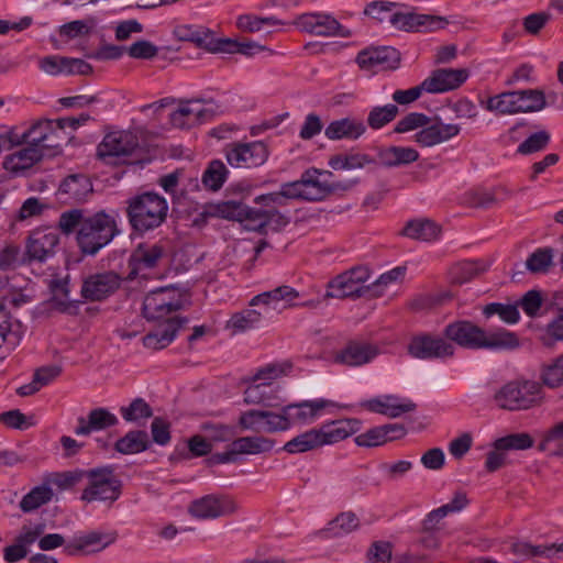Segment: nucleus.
I'll use <instances>...</instances> for the list:
<instances>
[{
    "label": "nucleus",
    "instance_id": "nucleus-1",
    "mask_svg": "<svg viewBox=\"0 0 563 563\" xmlns=\"http://www.w3.org/2000/svg\"><path fill=\"white\" fill-rule=\"evenodd\" d=\"M331 176L332 173L329 170L307 169L300 179L283 184L278 191L256 197L255 202L264 206L265 209H277L286 206L290 199L319 201L333 192L344 191L353 186V183H329L325 177Z\"/></svg>",
    "mask_w": 563,
    "mask_h": 563
},
{
    "label": "nucleus",
    "instance_id": "nucleus-2",
    "mask_svg": "<svg viewBox=\"0 0 563 563\" xmlns=\"http://www.w3.org/2000/svg\"><path fill=\"white\" fill-rule=\"evenodd\" d=\"M421 128L415 134V142L422 147L434 146L444 143L456 136L461 128L457 124H445L438 118L432 121L423 113L411 112L397 122L394 128L395 133H406Z\"/></svg>",
    "mask_w": 563,
    "mask_h": 563
},
{
    "label": "nucleus",
    "instance_id": "nucleus-3",
    "mask_svg": "<svg viewBox=\"0 0 563 563\" xmlns=\"http://www.w3.org/2000/svg\"><path fill=\"white\" fill-rule=\"evenodd\" d=\"M168 203L156 192H144L129 200L126 214L132 229L144 233L161 227L167 218Z\"/></svg>",
    "mask_w": 563,
    "mask_h": 563
},
{
    "label": "nucleus",
    "instance_id": "nucleus-4",
    "mask_svg": "<svg viewBox=\"0 0 563 563\" xmlns=\"http://www.w3.org/2000/svg\"><path fill=\"white\" fill-rule=\"evenodd\" d=\"M118 232L114 218L99 211L86 217L77 232V243L84 254L95 255L108 245Z\"/></svg>",
    "mask_w": 563,
    "mask_h": 563
},
{
    "label": "nucleus",
    "instance_id": "nucleus-5",
    "mask_svg": "<svg viewBox=\"0 0 563 563\" xmlns=\"http://www.w3.org/2000/svg\"><path fill=\"white\" fill-rule=\"evenodd\" d=\"M542 387L534 380H512L494 394L493 401L501 410L519 411L541 402Z\"/></svg>",
    "mask_w": 563,
    "mask_h": 563
},
{
    "label": "nucleus",
    "instance_id": "nucleus-6",
    "mask_svg": "<svg viewBox=\"0 0 563 563\" xmlns=\"http://www.w3.org/2000/svg\"><path fill=\"white\" fill-rule=\"evenodd\" d=\"M87 486L80 499L86 503L112 505L122 493V481L112 466L95 467L86 471Z\"/></svg>",
    "mask_w": 563,
    "mask_h": 563
},
{
    "label": "nucleus",
    "instance_id": "nucleus-7",
    "mask_svg": "<svg viewBox=\"0 0 563 563\" xmlns=\"http://www.w3.org/2000/svg\"><path fill=\"white\" fill-rule=\"evenodd\" d=\"M369 277V271L365 266H357L346 271L329 282L328 290L323 298H360L367 295L372 296L373 286L366 284Z\"/></svg>",
    "mask_w": 563,
    "mask_h": 563
},
{
    "label": "nucleus",
    "instance_id": "nucleus-8",
    "mask_svg": "<svg viewBox=\"0 0 563 563\" xmlns=\"http://www.w3.org/2000/svg\"><path fill=\"white\" fill-rule=\"evenodd\" d=\"M239 426L243 430L257 433H276L289 429L285 406L278 411L266 409H251L241 413Z\"/></svg>",
    "mask_w": 563,
    "mask_h": 563
},
{
    "label": "nucleus",
    "instance_id": "nucleus-9",
    "mask_svg": "<svg viewBox=\"0 0 563 563\" xmlns=\"http://www.w3.org/2000/svg\"><path fill=\"white\" fill-rule=\"evenodd\" d=\"M269 151L263 141L234 142L225 147L228 163L235 168H255L264 165Z\"/></svg>",
    "mask_w": 563,
    "mask_h": 563
},
{
    "label": "nucleus",
    "instance_id": "nucleus-10",
    "mask_svg": "<svg viewBox=\"0 0 563 563\" xmlns=\"http://www.w3.org/2000/svg\"><path fill=\"white\" fill-rule=\"evenodd\" d=\"M408 352L420 360L448 358L454 355L455 347L444 338L423 333L411 339Z\"/></svg>",
    "mask_w": 563,
    "mask_h": 563
},
{
    "label": "nucleus",
    "instance_id": "nucleus-11",
    "mask_svg": "<svg viewBox=\"0 0 563 563\" xmlns=\"http://www.w3.org/2000/svg\"><path fill=\"white\" fill-rule=\"evenodd\" d=\"M181 308L180 296L170 288H161L146 295L143 314L147 320H161Z\"/></svg>",
    "mask_w": 563,
    "mask_h": 563
},
{
    "label": "nucleus",
    "instance_id": "nucleus-12",
    "mask_svg": "<svg viewBox=\"0 0 563 563\" xmlns=\"http://www.w3.org/2000/svg\"><path fill=\"white\" fill-rule=\"evenodd\" d=\"M139 146L137 136L130 131L108 133L98 145V155L101 158H118L125 161Z\"/></svg>",
    "mask_w": 563,
    "mask_h": 563
},
{
    "label": "nucleus",
    "instance_id": "nucleus-13",
    "mask_svg": "<svg viewBox=\"0 0 563 563\" xmlns=\"http://www.w3.org/2000/svg\"><path fill=\"white\" fill-rule=\"evenodd\" d=\"M235 501L229 496L206 495L194 500L189 506L191 516L198 519H216L236 511Z\"/></svg>",
    "mask_w": 563,
    "mask_h": 563
},
{
    "label": "nucleus",
    "instance_id": "nucleus-14",
    "mask_svg": "<svg viewBox=\"0 0 563 563\" xmlns=\"http://www.w3.org/2000/svg\"><path fill=\"white\" fill-rule=\"evenodd\" d=\"M394 29L406 32H433L444 29L448 21L444 18L412 12H395L390 15Z\"/></svg>",
    "mask_w": 563,
    "mask_h": 563
},
{
    "label": "nucleus",
    "instance_id": "nucleus-15",
    "mask_svg": "<svg viewBox=\"0 0 563 563\" xmlns=\"http://www.w3.org/2000/svg\"><path fill=\"white\" fill-rule=\"evenodd\" d=\"M299 27L316 36L350 37L352 32L333 16L323 13L303 14L298 20Z\"/></svg>",
    "mask_w": 563,
    "mask_h": 563
},
{
    "label": "nucleus",
    "instance_id": "nucleus-16",
    "mask_svg": "<svg viewBox=\"0 0 563 563\" xmlns=\"http://www.w3.org/2000/svg\"><path fill=\"white\" fill-rule=\"evenodd\" d=\"M121 284V278L113 272H103L88 276L81 286V295L90 301H99L113 294Z\"/></svg>",
    "mask_w": 563,
    "mask_h": 563
},
{
    "label": "nucleus",
    "instance_id": "nucleus-17",
    "mask_svg": "<svg viewBox=\"0 0 563 563\" xmlns=\"http://www.w3.org/2000/svg\"><path fill=\"white\" fill-rule=\"evenodd\" d=\"M173 34L179 41L191 42L197 47L205 48L211 53H218V49H225L221 45L216 33L203 26L194 24H179L174 27Z\"/></svg>",
    "mask_w": 563,
    "mask_h": 563
},
{
    "label": "nucleus",
    "instance_id": "nucleus-18",
    "mask_svg": "<svg viewBox=\"0 0 563 563\" xmlns=\"http://www.w3.org/2000/svg\"><path fill=\"white\" fill-rule=\"evenodd\" d=\"M484 329L467 320H459L449 323L444 330V336L462 347L479 350Z\"/></svg>",
    "mask_w": 563,
    "mask_h": 563
},
{
    "label": "nucleus",
    "instance_id": "nucleus-19",
    "mask_svg": "<svg viewBox=\"0 0 563 563\" xmlns=\"http://www.w3.org/2000/svg\"><path fill=\"white\" fill-rule=\"evenodd\" d=\"M467 77L466 69L441 68L422 81V88L429 93H441L459 88Z\"/></svg>",
    "mask_w": 563,
    "mask_h": 563
},
{
    "label": "nucleus",
    "instance_id": "nucleus-20",
    "mask_svg": "<svg viewBox=\"0 0 563 563\" xmlns=\"http://www.w3.org/2000/svg\"><path fill=\"white\" fill-rule=\"evenodd\" d=\"M332 402L325 399L316 400H303L297 404H290L285 406V413H287V420L289 429L292 426H306L312 423L321 412Z\"/></svg>",
    "mask_w": 563,
    "mask_h": 563
},
{
    "label": "nucleus",
    "instance_id": "nucleus-21",
    "mask_svg": "<svg viewBox=\"0 0 563 563\" xmlns=\"http://www.w3.org/2000/svg\"><path fill=\"white\" fill-rule=\"evenodd\" d=\"M360 407L389 418H398L406 412L413 411L417 406L411 400H401L396 395H384L364 400L360 402Z\"/></svg>",
    "mask_w": 563,
    "mask_h": 563
},
{
    "label": "nucleus",
    "instance_id": "nucleus-22",
    "mask_svg": "<svg viewBox=\"0 0 563 563\" xmlns=\"http://www.w3.org/2000/svg\"><path fill=\"white\" fill-rule=\"evenodd\" d=\"M379 354L376 344L364 341H351L334 356V362L346 366H362Z\"/></svg>",
    "mask_w": 563,
    "mask_h": 563
},
{
    "label": "nucleus",
    "instance_id": "nucleus-23",
    "mask_svg": "<svg viewBox=\"0 0 563 563\" xmlns=\"http://www.w3.org/2000/svg\"><path fill=\"white\" fill-rule=\"evenodd\" d=\"M212 114V110L200 100H192L180 103L178 109L170 114V122L176 128L185 129L209 120Z\"/></svg>",
    "mask_w": 563,
    "mask_h": 563
},
{
    "label": "nucleus",
    "instance_id": "nucleus-24",
    "mask_svg": "<svg viewBox=\"0 0 563 563\" xmlns=\"http://www.w3.org/2000/svg\"><path fill=\"white\" fill-rule=\"evenodd\" d=\"M59 241L55 230H36L29 238L26 255L29 261L44 262L55 253Z\"/></svg>",
    "mask_w": 563,
    "mask_h": 563
},
{
    "label": "nucleus",
    "instance_id": "nucleus-25",
    "mask_svg": "<svg viewBox=\"0 0 563 563\" xmlns=\"http://www.w3.org/2000/svg\"><path fill=\"white\" fill-rule=\"evenodd\" d=\"M405 433L406 430L402 424L388 423L368 429L367 431L358 434L354 441L358 446L372 448L399 439L404 437Z\"/></svg>",
    "mask_w": 563,
    "mask_h": 563
},
{
    "label": "nucleus",
    "instance_id": "nucleus-26",
    "mask_svg": "<svg viewBox=\"0 0 563 563\" xmlns=\"http://www.w3.org/2000/svg\"><path fill=\"white\" fill-rule=\"evenodd\" d=\"M165 254L161 244H140L132 253L130 258L131 275H139L142 271L151 269L157 266Z\"/></svg>",
    "mask_w": 563,
    "mask_h": 563
},
{
    "label": "nucleus",
    "instance_id": "nucleus-27",
    "mask_svg": "<svg viewBox=\"0 0 563 563\" xmlns=\"http://www.w3.org/2000/svg\"><path fill=\"white\" fill-rule=\"evenodd\" d=\"M78 426L75 429L77 435H89L91 432L101 431L118 423L115 415L107 408H95L89 411L87 418H78Z\"/></svg>",
    "mask_w": 563,
    "mask_h": 563
},
{
    "label": "nucleus",
    "instance_id": "nucleus-28",
    "mask_svg": "<svg viewBox=\"0 0 563 563\" xmlns=\"http://www.w3.org/2000/svg\"><path fill=\"white\" fill-rule=\"evenodd\" d=\"M185 320L177 317L170 318L162 327L143 338V344L147 349L161 350L169 345L176 336L178 329Z\"/></svg>",
    "mask_w": 563,
    "mask_h": 563
},
{
    "label": "nucleus",
    "instance_id": "nucleus-29",
    "mask_svg": "<svg viewBox=\"0 0 563 563\" xmlns=\"http://www.w3.org/2000/svg\"><path fill=\"white\" fill-rule=\"evenodd\" d=\"M360 429V421L355 419H346L333 421L329 424L322 426L318 430L319 438H321V445L332 444L346 439L352 433Z\"/></svg>",
    "mask_w": 563,
    "mask_h": 563
},
{
    "label": "nucleus",
    "instance_id": "nucleus-30",
    "mask_svg": "<svg viewBox=\"0 0 563 563\" xmlns=\"http://www.w3.org/2000/svg\"><path fill=\"white\" fill-rule=\"evenodd\" d=\"M366 128L362 121L352 118H343L332 121L324 130V135L329 140H356L364 132Z\"/></svg>",
    "mask_w": 563,
    "mask_h": 563
},
{
    "label": "nucleus",
    "instance_id": "nucleus-31",
    "mask_svg": "<svg viewBox=\"0 0 563 563\" xmlns=\"http://www.w3.org/2000/svg\"><path fill=\"white\" fill-rule=\"evenodd\" d=\"M42 157L43 153L40 147L27 144L25 147L8 155L3 162V167L13 173L22 172L31 168Z\"/></svg>",
    "mask_w": 563,
    "mask_h": 563
},
{
    "label": "nucleus",
    "instance_id": "nucleus-32",
    "mask_svg": "<svg viewBox=\"0 0 563 563\" xmlns=\"http://www.w3.org/2000/svg\"><path fill=\"white\" fill-rule=\"evenodd\" d=\"M360 527V519L352 511L339 514L328 522L327 527L319 531L324 538H340L355 531Z\"/></svg>",
    "mask_w": 563,
    "mask_h": 563
},
{
    "label": "nucleus",
    "instance_id": "nucleus-33",
    "mask_svg": "<svg viewBox=\"0 0 563 563\" xmlns=\"http://www.w3.org/2000/svg\"><path fill=\"white\" fill-rule=\"evenodd\" d=\"M378 161L385 167H396L416 162L419 153L412 147L389 146L379 148Z\"/></svg>",
    "mask_w": 563,
    "mask_h": 563
},
{
    "label": "nucleus",
    "instance_id": "nucleus-34",
    "mask_svg": "<svg viewBox=\"0 0 563 563\" xmlns=\"http://www.w3.org/2000/svg\"><path fill=\"white\" fill-rule=\"evenodd\" d=\"M397 59V52L394 48L377 47L360 52L356 57V63L363 69H371L379 65L390 66V62Z\"/></svg>",
    "mask_w": 563,
    "mask_h": 563
},
{
    "label": "nucleus",
    "instance_id": "nucleus-35",
    "mask_svg": "<svg viewBox=\"0 0 563 563\" xmlns=\"http://www.w3.org/2000/svg\"><path fill=\"white\" fill-rule=\"evenodd\" d=\"M440 233V225L429 219L411 220L401 232V234L407 238L424 242L437 240Z\"/></svg>",
    "mask_w": 563,
    "mask_h": 563
},
{
    "label": "nucleus",
    "instance_id": "nucleus-36",
    "mask_svg": "<svg viewBox=\"0 0 563 563\" xmlns=\"http://www.w3.org/2000/svg\"><path fill=\"white\" fill-rule=\"evenodd\" d=\"M150 439L146 431L131 430L124 437L117 440L114 449L121 454H136L150 448Z\"/></svg>",
    "mask_w": 563,
    "mask_h": 563
},
{
    "label": "nucleus",
    "instance_id": "nucleus-37",
    "mask_svg": "<svg viewBox=\"0 0 563 563\" xmlns=\"http://www.w3.org/2000/svg\"><path fill=\"white\" fill-rule=\"evenodd\" d=\"M252 222L247 224L249 230L262 231L265 227L272 225L275 230H279L289 223V218L277 209L255 210L252 213Z\"/></svg>",
    "mask_w": 563,
    "mask_h": 563
},
{
    "label": "nucleus",
    "instance_id": "nucleus-38",
    "mask_svg": "<svg viewBox=\"0 0 563 563\" xmlns=\"http://www.w3.org/2000/svg\"><path fill=\"white\" fill-rule=\"evenodd\" d=\"M244 382L249 384L243 393L245 404L271 405L269 401L275 398L277 388H272L269 384L257 382L251 377L246 378Z\"/></svg>",
    "mask_w": 563,
    "mask_h": 563
},
{
    "label": "nucleus",
    "instance_id": "nucleus-39",
    "mask_svg": "<svg viewBox=\"0 0 563 563\" xmlns=\"http://www.w3.org/2000/svg\"><path fill=\"white\" fill-rule=\"evenodd\" d=\"M519 346V340L514 332L499 329L493 332L484 330L481 349L488 350H509Z\"/></svg>",
    "mask_w": 563,
    "mask_h": 563
},
{
    "label": "nucleus",
    "instance_id": "nucleus-40",
    "mask_svg": "<svg viewBox=\"0 0 563 563\" xmlns=\"http://www.w3.org/2000/svg\"><path fill=\"white\" fill-rule=\"evenodd\" d=\"M92 191V184L85 175H70L59 186L60 195H68L71 199L79 201L85 199Z\"/></svg>",
    "mask_w": 563,
    "mask_h": 563
},
{
    "label": "nucleus",
    "instance_id": "nucleus-41",
    "mask_svg": "<svg viewBox=\"0 0 563 563\" xmlns=\"http://www.w3.org/2000/svg\"><path fill=\"white\" fill-rule=\"evenodd\" d=\"M299 296L298 291L290 286L283 285L273 290L262 292L252 298L250 306L265 305L276 309L283 300L291 301Z\"/></svg>",
    "mask_w": 563,
    "mask_h": 563
},
{
    "label": "nucleus",
    "instance_id": "nucleus-42",
    "mask_svg": "<svg viewBox=\"0 0 563 563\" xmlns=\"http://www.w3.org/2000/svg\"><path fill=\"white\" fill-rule=\"evenodd\" d=\"M234 450L241 454H260L268 452L274 446V441L264 437H242L232 441Z\"/></svg>",
    "mask_w": 563,
    "mask_h": 563
},
{
    "label": "nucleus",
    "instance_id": "nucleus-43",
    "mask_svg": "<svg viewBox=\"0 0 563 563\" xmlns=\"http://www.w3.org/2000/svg\"><path fill=\"white\" fill-rule=\"evenodd\" d=\"M53 495V490L47 484L36 486L21 499L20 508L23 512L34 511L41 506L49 503Z\"/></svg>",
    "mask_w": 563,
    "mask_h": 563
},
{
    "label": "nucleus",
    "instance_id": "nucleus-44",
    "mask_svg": "<svg viewBox=\"0 0 563 563\" xmlns=\"http://www.w3.org/2000/svg\"><path fill=\"white\" fill-rule=\"evenodd\" d=\"M547 300L543 298L542 291L531 289L527 291L520 301L518 307H521L523 312L530 318H537L548 311L549 307Z\"/></svg>",
    "mask_w": 563,
    "mask_h": 563
},
{
    "label": "nucleus",
    "instance_id": "nucleus-45",
    "mask_svg": "<svg viewBox=\"0 0 563 563\" xmlns=\"http://www.w3.org/2000/svg\"><path fill=\"white\" fill-rule=\"evenodd\" d=\"M518 103V91H507L490 97L487 100L486 109L501 114H514L519 112Z\"/></svg>",
    "mask_w": 563,
    "mask_h": 563
},
{
    "label": "nucleus",
    "instance_id": "nucleus-46",
    "mask_svg": "<svg viewBox=\"0 0 563 563\" xmlns=\"http://www.w3.org/2000/svg\"><path fill=\"white\" fill-rule=\"evenodd\" d=\"M321 446V438H319V433L317 429H311L306 431L290 441H288L284 450L288 453H303L316 448Z\"/></svg>",
    "mask_w": 563,
    "mask_h": 563
},
{
    "label": "nucleus",
    "instance_id": "nucleus-47",
    "mask_svg": "<svg viewBox=\"0 0 563 563\" xmlns=\"http://www.w3.org/2000/svg\"><path fill=\"white\" fill-rule=\"evenodd\" d=\"M216 212L218 216L229 220L236 221H249L252 222L254 209L236 201H222L216 206Z\"/></svg>",
    "mask_w": 563,
    "mask_h": 563
},
{
    "label": "nucleus",
    "instance_id": "nucleus-48",
    "mask_svg": "<svg viewBox=\"0 0 563 563\" xmlns=\"http://www.w3.org/2000/svg\"><path fill=\"white\" fill-rule=\"evenodd\" d=\"M519 112H536L542 110L547 102L544 93L538 89L518 90Z\"/></svg>",
    "mask_w": 563,
    "mask_h": 563
},
{
    "label": "nucleus",
    "instance_id": "nucleus-49",
    "mask_svg": "<svg viewBox=\"0 0 563 563\" xmlns=\"http://www.w3.org/2000/svg\"><path fill=\"white\" fill-rule=\"evenodd\" d=\"M228 175V168L221 161H212L202 175L203 185L216 191L221 188Z\"/></svg>",
    "mask_w": 563,
    "mask_h": 563
},
{
    "label": "nucleus",
    "instance_id": "nucleus-50",
    "mask_svg": "<svg viewBox=\"0 0 563 563\" xmlns=\"http://www.w3.org/2000/svg\"><path fill=\"white\" fill-rule=\"evenodd\" d=\"M398 112L399 109L394 103L374 107L368 113L367 123L374 130L380 129L391 122L398 115Z\"/></svg>",
    "mask_w": 563,
    "mask_h": 563
},
{
    "label": "nucleus",
    "instance_id": "nucleus-51",
    "mask_svg": "<svg viewBox=\"0 0 563 563\" xmlns=\"http://www.w3.org/2000/svg\"><path fill=\"white\" fill-rule=\"evenodd\" d=\"M533 445V439L528 433H511L499 438L494 442V448L498 450H527Z\"/></svg>",
    "mask_w": 563,
    "mask_h": 563
},
{
    "label": "nucleus",
    "instance_id": "nucleus-52",
    "mask_svg": "<svg viewBox=\"0 0 563 563\" xmlns=\"http://www.w3.org/2000/svg\"><path fill=\"white\" fill-rule=\"evenodd\" d=\"M553 264V250L538 249L526 261V268L534 274L545 273Z\"/></svg>",
    "mask_w": 563,
    "mask_h": 563
},
{
    "label": "nucleus",
    "instance_id": "nucleus-53",
    "mask_svg": "<svg viewBox=\"0 0 563 563\" xmlns=\"http://www.w3.org/2000/svg\"><path fill=\"white\" fill-rule=\"evenodd\" d=\"M262 313L254 309H246L234 313L228 322V327L236 332H244L255 328L261 321Z\"/></svg>",
    "mask_w": 563,
    "mask_h": 563
},
{
    "label": "nucleus",
    "instance_id": "nucleus-54",
    "mask_svg": "<svg viewBox=\"0 0 563 563\" xmlns=\"http://www.w3.org/2000/svg\"><path fill=\"white\" fill-rule=\"evenodd\" d=\"M551 134L547 130H540L530 134L522 143L519 144L517 153L521 155H530L543 151L550 143Z\"/></svg>",
    "mask_w": 563,
    "mask_h": 563
},
{
    "label": "nucleus",
    "instance_id": "nucleus-55",
    "mask_svg": "<svg viewBox=\"0 0 563 563\" xmlns=\"http://www.w3.org/2000/svg\"><path fill=\"white\" fill-rule=\"evenodd\" d=\"M541 379L542 383L550 388H556L563 385V355L542 366Z\"/></svg>",
    "mask_w": 563,
    "mask_h": 563
},
{
    "label": "nucleus",
    "instance_id": "nucleus-56",
    "mask_svg": "<svg viewBox=\"0 0 563 563\" xmlns=\"http://www.w3.org/2000/svg\"><path fill=\"white\" fill-rule=\"evenodd\" d=\"M120 413L125 421L139 422L153 416V410L143 398H135L129 406L121 407Z\"/></svg>",
    "mask_w": 563,
    "mask_h": 563
},
{
    "label": "nucleus",
    "instance_id": "nucleus-57",
    "mask_svg": "<svg viewBox=\"0 0 563 563\" xmlns=\"http://www.w3.org/2000/svg\"><path fill=\"white\" fill-rule=\"evenodd\" d=\"M289 364H268L260 368L251 378L269 384L272 388H277L276 380L286 375L287 371L290 369Z\"/></svg>",
    "mask_w": 563,
    "mask_h": 563
},
{
    "label": "nucleus",
    "instance_id": "nucleus-58",
    "mask_svg": "<svg viewBox=\"0 0 563 563\" xmlns=\"http://www.w3.org/2000/svg\"><path fill=\"white\" fill-rule=\"evenodd\" d=\"M483 313L489 318L494 314H498L506 323H517L520 318L518 305H505L499 302H493L485 306Z\"/></svg>",
    "mask_w": 563,
    "mask_h": 563
},
{
    "label": "nucleus",
    "instance_id": "nucleus-59",
    "mask_svg": "<svg viewBox=\"0 0 563 563\" xmlns=\"http://www.w3.org/2000/svg\"><path fill=\"white\" fill-rule=\"evenodd\" d=\"M486 269L482 262L466 261L454 267L453 279L457 284H464Z\"/></svg>",
    "mask_w": 563,
    "mask_h": 563
},
{
    "label": "nucleus",
    "instance_id": "nucleus-60",
    "mask_svg": "<svg viewBox=\"0 0 563 563\" xmlns=\"http://www.w3.org/2000/svg\"><path fill=\"white\" fill-rule=\"evenodd\" d=\"M187 445L188 452L180 453V457L185 460L190 457L206 456L212 451L213 448L210 440L200 434H196L189 438Z\"/></svg>",
    "mask_w": 563,
    "mask_h": 563
},
{
    "label": "nucleus",
    "instance_id": "nucleus-61",
    "mask_svg": "<svg viewBox=\"0 0 563 563\" xmlns=\"http://www.w3.org/2000/svg\"><path fill=\"white\" fill-rule=\"evenodd\" d=\"M49 121L51 120H40L27 129L25 131L26 144L33 147H40L43 152V145L45 141H47L46 133H49Z\"/></svg>",
    "mask_w": 563,
    "mask_h": 563
},
{
    "label": "nucleus",
    "instance_id": "nucleus-62",
    "mask_svg": "<svg viewBox=\"0 0 563 563\" xmlns=\"http://www.w3.org/2000/svg\"><path fill=\"white\" fill-rule=\"evenodd\" d=\"M86 478V471L75 470L64 473H55L48 478V483L57 486L59 489H70Z\"/></svg>",
    "mask_w": 563,
    "mask_h": 563
},
{
    "label": "nucleus",
    "instance_id": "nucleus-63",
    "mask_svg": "<svg viewBox=\"0 0 563 563\" xmlns=\"http://www.w3.org/2000/svg\"><path fill=\"white\" fill-rule=\"evenodd\" d=\"M201 430L211 444L213 442H227L234 437L233 428L225 424L206 422L201 424Z\"/></svg>",
    "mask_w": 563,
    "mask_h": 563
},
{
    "label": "nucleus",
    "instance_id": "nucleus-64",
    "mask_svg": "<svg viewBox=\"0 0 563 563\" xmlns=\"http://www.w3.org/2000/svg\"><path fill=\"white\" fill-rule=\"evenodd\" d=\"M396 7L397 3L391 1H373L365 7L364 13L379 22H390V15L396 12Z\"/></svg>",
    "mask_w": 563,
    "mask_h": 563
}]
</instances>
